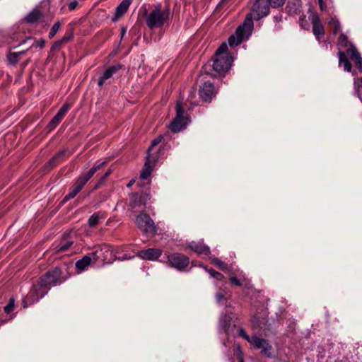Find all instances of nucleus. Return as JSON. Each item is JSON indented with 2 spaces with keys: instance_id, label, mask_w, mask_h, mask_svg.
Instances as JSON below:
<instances>
[{
  "instance_id": "f257e3e1",
  "label": "nucleus",
  "mask_w": 362,
  "mask_h": 362,
  "mask_svg": "<svg viewBox=\"0 0 362 362\" xmlns=\"http://www.w3.org/2000/svg\"><path fill=\"white\" fill-rule=\"evenodd\" d=\"M270 7L268 0H254L251 6L252 12L246 16L243 23L238 27L235 33L228 37V45L230 47L238 46L247 40L253 30V18L257 21L266 17L269 14Z\"/></svg>"
},
{
  "instance_id": "f03ea898",
  "label": "nucleus",
  "mask_w": 362,
  "mask_h": 362,
  "mask_svg": "<svg viewBox=\"0 0 362 362\" xmlns=\"http://www.w3.org/2000/svg\"><path fill=\"white\" fill-rule=\"evenodd\" d=\"M349 56L351 59L354 61L356 69L358 72L362 73V57L357 49L352 45H350V48L346 50V52H339V64L344 66V70L346 72L352 71V65L347 59ZM362 86V76L361 78H355L354 81V93L356 96L362 103V98L360 93V87Z\"/></svg>"
},
{
  "instance_id": "7ed1b4c3",
  "label": "nucleus",
  "mask_w": 362,
  "mask_h": 362,
  "mask_svg": "<svg viewBox=\"0 0 362 362\" xmlns=\"http://www.w3.org/2000/svg\"><path fill=\"white\" fill-rule=\"evenodd\" d=\"M172 16L169 5L163 7L160 3L155 4L149 13H145L146 23L150 29L160 28L168 24Z\"/></svg>"
},
{
  "instance_id": "20e7f679",
  "label": "nucleus",
  "mask_w": 362,
  "mask_h": 362,
  "mask_svg": "<svg viewBox=\"0 0 362 362\" xmlns=\"http://www.w3.org/2000/svg\"><path fill=\"white\" fill-rule=\"evenodd\" d=\"M106 161L96 162L93 166L85 174L79 176L74 185L70 189L69 193L64 197L63 202H66L73 198H74L79 192L83 189L84 185L88 182V180L93 176V175L99 170L102 167L105 165Z\"/></svg>"
},
{
  "instance_id": "39448f33",
  "label": "nucleus",
  "mask_w": 362,
  "mask_h": 362,
  "mask_svg": "<svg viewBox=\"0 0 362 362\" xmlns=\"http://www.w3.org/2000/svg\"><path fill=\"white\" fill-rule=\"evenodd\" d=\"M238 334L250 344L252 349L260 350L262 356L267 358L272 357L273 348L269 340L259 337L257 335L250 336L243 327L238 329Z\"/></svg>"
},
{
  "instance_id": "423d86ee",
  "label": "nucleus",
  "mask_w": 362,
  "mask_h": 362,
  "mask_svg": "<svg viewBox=\"0 0 362 362\" xmlns=\"http://www.w3.org/2000/svg\"><path fill=\"white\" fill-rule=\"evenodd\" d=\"M163 139V136L162 135H159L152 141L151 146L148 147L146 161L140 174L141 179L148 180L150 177L153 167L158 159V156L155 154L153 151L155 148L162 141Z\"/></svg>"
},
{
  "instance_id": "0eeeda50",
  "label": "nucleus",
  "mask_w": 362,
  "mask_h": 362,
  "mask_svg": "<svg viewBox=\"0 0 362 362\" xmlns=\"http://www.w3.org/2000/svg\"><path fill=\"white\" fill-rule=\"evenodd\" d=\"M49 290L40 280L34 283L30 288L27 296L23 299V306L24 308L37 302L42 299Z\"/></svg>"
},
{
  "instance_id": "6e6552de",
  "label": "nucleus",
  "mask_w": 362,
  "mask_h": 362,
  "mask_svg": "<svg viewBox=\"0 0 362 362\" xmlns=\"http://www.w3.org/2000/svg\"><path fill=\"white\" fill-rule=\"evenodd\" d=\"M49 290L40 280L34 283L30 288L27 296L23 299V306L24 308L37 302L42 299Z\"/></svg>"
},
{
  "instance_id": "1a4fd4ad",
  "label": "nucleus",
  "mask_w": 362,
  "mask_h": 362,
  "mask_svg": "<svg viewBox=\"0 0 362 362\" xmlns=\"http://www.w3.org/2000/svg\"><path fill=\"white\" fill-rule=\"evenodd\" d=\"M94 262H103V264H111L116 259V252L112 250L111 245L103 244L91 252Z\"/></svg>"
},
{
  "instance_id": "9d476101",
  "label": "nucleus",
  "mask_w": 362,
  "mask_h": 362,
  "mask_svg": "<svg viewBox=\"0 0 362 362\" xmlns=\"http://www.w3.org/2000/svg\"><path fill=\"white\" fill-rule=\"evenodd\" d=\"M135 223L146 235H154L158 233V229L153 220L145 213H141L136 217Z\"/></svg>"
},
{
  "instance_id": "9b49d317",
  "label": "nucleus",
  "mask_w": 362,
  "mask_h": 362,
  "mask_svg": "<svg viewBox=\"0 0 362 362\" xmlns=\"http://www.w3.org/2000/svg\"><path fill=\"white\" fill-rule=\"evenodd\" d=\"M185 110L182 102L178 101L176 104V117L168 125V128L174 133H177L185 129L188 124V118L185 117Z\"/></svg>"
},
{
  "instance_id": "f8f14e48",
  "label": "nucleus",
  "mask_w": 362,
  "mask_h": 362,
  "mask_svg": "<svg viewBox=\"0 0 362 362\" xmlns=\"http://www.w3.org/2000/svg\"><path fill=\"white\" fill-rule=\"evenodd\" d=\"M39 280L47 287L48 290H49L52 286H55L64 281V279L62 276V271L58 267L48 271Z\"/></svg>"
},
{
  "instance_id": "ddd939ff",
  "label": "nucleus",
  "mask_w": 362,
  "mask_h": 362,
  "mask_svg": "<svg viewBox=\"0 0 362 362\" xmlns=\"http://www.w3.org/2000/svg\"><path fill=\"white\" fill-rule=\"evenodd\" d=\"M233 62L232 57H214L213 70L218 76H224L230 69Z\"/></svg>"
},
{
  "instance_id": "4468645a",
  "label": "nucleus",
  "mask_w": 362,
  "mask_h": 362,
  "mask_svg": "<svg viewBox=\"0 0 362 362\" xmlns=\"http://www.w3.org/2000/svg\"><path fill=\"white\" fill-rule=\"evenodd\" d=\"M170 266L178 271H183L189 264V259L182 253H172L168 255Z\"/></svg>"
},
{
  "instance_id": "2eb2a0df",
  "label": "nucleus",
  "mask_w": 362,
  "mask_h": 362,
  "mask_svg": "<svg viewBox=\"0 0 362 362\" xmlns=\"http://www.w3.org/2000/svg\"><path fill=\"white\" fill-rule=\"evenodd\" d=\"M199 94L204 101L210 102L216 95V91L213 83L205 82L200 87Z\"/></svg>"
},
{
  "instance_id": "dca6fc26",
  "label": "nucleus",
  "mask_w": 362,
  "mask_h": 362,
  "mask_svg": "<svg viewBox=\"0 0 362 362\" xmlns=\"http://www.w3.org/2000/svg\"><path fill=\"white\" fill-rule=\"evenodd\" d=\"M163 251L159 248H148L137 252V256L144 260L156 261L162 255Z\"/></svg>"
},
{
  "instance_id": "f3484780",
  "label": "nucleus",
  "mask_w": 362,
  "mask_h": 362,
  "mask_svg": "<svg viewBox=\"0 0 362 362\" xmlns=\"http://www.w3.org/2000/svg\"><path fill=\"white\" fill-rule=\"evenodd\" d=\"M122 68V65L121 64H113L108 68H107L101 76L99 78L98 81V86L99 88H102L105 81L110 79L112 76L116 74L118 71H119Z\"/></svg>"
},
{
  "instance_id": "a211bd4d",
  "label": "nucleus",
  "mask_w": 362,
  "mask_h": 362,
  "mask_svg": "<svg viewBox=\"0 0 362 362\" xmlns=\"http://www.w3.org/2000/svg\"><path fill=\"white\" fill-rule=\"evenodd\" d=\"M313 24V33L316 40L320 42V38L325 35V31L324 26L317 15H313L311 17Z\"/></svg>"
},
{
  "instance_id": "6ab92c4d",
  "label": "nucleus",
  "mask_w": 362,
  "mask_h": 362,
  "mask_svg": "<svg viewBox=\"0 0 362 362\" xmlns=\"http://www.w3.org/2000/svg\"><path fill=\"white\" fill-rule=\"evenodd\" d=\"M188 247L191 250L199 255H209L210 253L209 247L205 245L203 242L192 241L189 243Z\"/></svg>"
},
{
  "instance_id": "aec40b11",
  "label": "nucleus",
  "mask_w": 362,
  "mask_h": 362,
  "mask_svg": "<svg viewBox=\"0 0 362 362\" xmlns=\"http://www.w3.org/2000/svg\"><path fill=\"white\" fill-rule=\"evenodd\" d=\"M131 4L132 0H122V1L116 8L115 18H118L122 16L127 11Z\"/></svg>"
},
{
  "instance_id": "412c9836",
  "label": "nucleus",
  "mask_w": 362,
  "mask_h": 362,
  "mask_svg": "<svg viewBox=\"0 0 362 362\" xmlns=\"http://www.w3.org/2000/svg\"><path fill=\"white\" fill-rule=\"evenodd\" d=\"M92 260L93 256L91 255V253L88 255H85L76 262V267L78 269L83 271L90 265Z\"/></svg>"
},
{
  "instance_id": "4be33fe9",
  "label": "nucleus",
  "mask_w": 362,
  "mask_h": 362,
  "mask_svg": "<svg viewBox=\"0 0 362 362\" xmlns=\"http://www.w3.org/2000/svg\"><path fill=\"white\" fill-rule=\"evenodd\" d=\"M41 17L42 13L39 10L34 9L26 16L25 18L28 23H34L37 22Z\"/></svg>"
},
{
  "instance_id": "5701e85b",
  "label": "nucleus",
  "mask_w": 362,
  "mask_h": 362,
  "mask_svg": "<svg viewBox=\"0 0 362 362\" xmlns=\"http://www.w3.org/2000/svg\"><path fill=\"white\" fill-rule=\"evenodd\" d=\"M104 218V213L97 212L93 214L88 219V224L90 227H95L98 225L99 220Z\"/></svg>"
},
{
  "instance_id": "b1692460",
  "label": "nucleus",
  "mask_w": 362,
  "mask_h": 362,
  "mask_svg": "<svg viewBox=\"0 0 362 362\" xmlns=\"http://www.w3.org/2000/svg\"><path fill=\"white\" fill-rule=\"evenodd\" d=\"M228 45L226 42L222 43L217 49L214 57H232L230 54L227 53Z\"/></svg>"
},
{
  "instance_id": "393cba45",
  "label": "nucleus",
  "mask_w": 362,
  "mask_h": 362,
  "mask_svg": "<svg viewBox=\"0 0 362 362\" xmlns=\"http://www.w3.org/2000/svg\"><path fill=\"white\" fill-rule=\"evenodd\" d=\"M231 317L228 315H222L219 319V327L226 329L230 325Z\"/></svg>"
},
{
  "instance_id": "a878e982",
  "label": "nucleus",
  "mask_w": 362,
  "mask_h": 362,
  "mask_svg": "<svg viewBox=\"0 0 362 362\" xmlns=\"http://www.w3.org/2000/svg\"><path fill=\"white\" fill-rule=\"evenodd\" d=\"M246 280L247 279L245 278V276L241 274L239 275V278H237L235 276H231L229 279L230 284L233 286H242L243 282L246 281Z\"/></svg>"
},
{
  "instance_id": "bb28decb",
  "label": "nucleus",
  "mask_w": 362,
  "mask_h": 362,
  "mask_svg": "<svg viewBox=\"0 0 362 362\" xmlns=\"http://www.w3.org/2000/svg\"><path fill=\"white\" fill-rule=\"evenodd\" d=\"M329 24L333 25L334 28L332 33L334 35H337L338 32L341 30V25L339 21L334 18H331V19L329 21Z\"/></svg>"
},
{
  "instance_id": "cd10ccee",
  "label": "nucleus",
  "mask_w": 362,
  "mask_h": 362,
  "mask_svg": "<svg viewBox=\"0 0 362 362\" xmlns=\"http://www.w3.org/2000/svg\"><path fill=\"white\" fill-rule=\"evenodd\" d=\"M18 58L19 56L17 54L16 52H9L7 54V59L8 62V64L13 66H15L18 62Z\"/></svg>"
},
{
  "instance_id": "c85d7f7f",
  "label": "nucleus",
  "mask_w": 362,
  "mask_h": 362,
  "mask_svg": "<svg viewBox=\"0 0 362 362\" xmlns=\"http://www.w3.org/2000/svg\"><path fill=\"white\" fill-rule=\"evenodd\" d=\"M66 153L65 150L61 151L59 153H57L54 156H53L47 163V165H49L51 167L55 165L56 162L60 159L62 156H64V154Z\"/></svg>"
},
{
  "instance_id": "c756f323",
  "label": "nucleus",
  "mask_w": 362,
  "mask_h": 362,
  "mask_svg": "<svg viewBox=\"0 0 362 362\" xmlns=\"http://www.w3.org/2000/svg\"><path fill=\"white\" fill-rule=\"evenodd\" d=\"M70 108V105L68 103H64L61 108L59 110L56 115L59 117L61 119H63L64 116L68 112Z\"/></svg>"
},
{
  "instance_id": "7c9ffc66",
  "label": "nucleus",
  "mask_w": 362,
  "mask_h": 362,
  "mask_svg": "<svg viewBox=\"0 0 362 362\" xmlns=\"http://www.w3.org/2000/svg\"><path fill=\"white\" fill-rule=\"evenodd\" d=\"M62 119L55 115L48 124L49 129H54L62 122Z\"/></svg>"
},
{
  "instance_id": "2f4dec72",
  "label": "nucleus",
  "mask_w": 362,
  "mask_h": 362,
  "mask_svg": "<svg viewBox=\"0 0 362 362\" xmlns=\"http://www.w3.org/2000/svg\"><path fill=\"white\" fill-rule=\"evenodd\" d=\"M212 262L216 265L218 268H220L222 270H226L227 269V264L225 263L224 262L220 260L217 257H214L212 259Z\"/></svg>"
},
{
  "instance_id": "473e14b6",
  "label": "nucleus",
  "mask_w": 362,
  "mask_h": 362,
  "mask_svg": "<svg viewBox=\"0 0 362 362\" xmlns=\"http://www.w3.org/2000/svg\"><path fill=\"white\" fill-rule=\"evenodd\" d=\"M216 300L218 304L223 303V302L226 301V298L225 297L224 291L220 289V291L216 293Z\"/></svg>"
},
{
  "instance_id": "72a5a7b5",
  "label": "nucleus",
  "mask_w": 362,
  "mask_h": 362,
  "mask_svg": "<svg viewBox=\"0 0 362 362\" xmlns=\"http://www.w3.org/2000/svg\"><path fill=\"white\" fill-rule=\"evenodd\" d=\"M60 28V23L59 21L56 22L52 27L49 33V38H52L57 34Z\"/></svg>"
},
{
  "instance_id": "f704fd0d",
  "label": "nucleus",
  "mask_w": 362,
  "mask_h": 362,
  "mask_svg": "<svg viewBox=\"0 0 362 362\" xmlns=\"http://www.w3.org/2000/svg\"><path fill=\"white\" fill-rule=\"evenodd\" d=\"M15 305V300L13 298H11L8 303L4 307V311L6 313H11L14 308Z\"/></svg>"
},
{
  "instance_id": "c9c22d12",
  "label": "nucleus",
  "mask_w": 362,
  "mask_h": 362,
  "mask_svg": "<svg viewBox=\"0 0 362 362\" xmlns=\"http://www.w3.org/2000/svg\"><path fill=\"white\" fill-rule=\"evenodd\" d=\"M270 6L272 8H279L284 6L286 0H268Z\"/></svg>"
},
{
  "instance_id": "e433bc0d",
  "label": "nucleus",
  "mask_w": 362,
  "mask_h": 362,
  "mask_svg": "<svg viewBox=\"0 0 362 362\" xmlns=\"http://www.w3.org/2000/svg\"><path fill=\"white\" fill-rule=\"evenodd\" d=\"M71 245L72 242L67 241L64 243H60L59 245L57 246V249L58 251L64 252L67 250Z\"/></svg>"
},
{
  "instance_id": "4c0bfd02",
  "label": "nucleus",
  "mask_w": 362,
  "mask_h": 362,
  "mask_svg": "<svg viewBox=\"0 0 362 362\" xmlns=\"http://www.w3.org/2000/svg\"><path fill=\"white\" fill-rule=\"evenodd\" d=\"M338 43L340 46L347 47L348 38H347L346 35H345L344 34H341L339 37Z\"/></svg>"
},
{
  "instance_id": "58836bf2",
  "label": "nucleus",
  "mask_w": 362,
  "mask_h": 362,
  "mask_svg": "<svg viewBox=\"0 0 362 362\" xmlns=\"http://www.w3.org/2000/svg\"><path fill=\"white\" fill-rule=\"evenodd\" d=\"M112 173V170L109 169L100 179L98 183L95 186L94 189L98 188L99 185L102 184L105 180Z\"/></svg>"
},
{
  "instance_id": "ea45409f",
  "label": "nucleus",
  "mask_w": 362,
  "mask_h": 362,
  "mask_svg": "<svg viewBox=\"0 0 362 362\" xmlns=\"http://www.w3.org/2000/svg\"><path fill=\"white\" fill-rule=\"evenodd\" d=\"M45 45V40L44 39H40L37 41H35L30 47H39L40 49L43 48Z\"/></svg>"
},
{
  "instance_id": "a19ab883",
  "label": "nucleus",
  "mask_w": 362,
  "mask_h": 362,
  "mask_svg": "<svg viewBox=\"0 0 362 362\" xmlns=\"http://www.w3.org/2000/svg\"><path fill=\"white\" fill-rule=\"evenodd\" d=\"M321 11H326L327 8V0H317Z\"/></svg>"
},
{
  "instance_id": "79ce46f5",
  "label": "nucleus",
  "mask_w": 362,
  "mask_h": 362,
  "mask_svg": "<svg viewBox=\"0 0 362 362\" xmlns=\"http://www.w3.org/2000/svg\"><path fill=\"white\" fill-rule=\"evenodd\" d=\"M214 279H216L217 281H223L225 277L220 272H217L216 274L214 276Z\"/></svg>"
},
{
  "instance_id": "37998d69",
  "label": "nucleus",
  "mask_w": 362,
  "mask_h": 362,
  "mask_svg": "<svg viewBox=\"0 0 362 362\" xmlns=\"http://www.w3.org/2000/svg\"><path fill=\"white\" fill-rule=\"evenodd\" d=\"M131 258H132V257L130 255H127V254H125V255H124L122 256H119L118 257H116V259H117L119 260H121V261L129 259Z\"/></svg>"
},
{
  "instance_id": "c03bdc74",
  "label": "nucleus",
  "mask_w": 362,
  "mask_h": 362,
  "mask_svg": "<svg viewBox=\"0 0 362 362\" xmlns=\"http://www.w3.org/2000/svg\"><path fill=\"white\" fill-rule=\"evenodd\" d=\"M78 5V3L77 1H72L69 4V9L70 11H73L76 8V7Z\"/></svg>"
},
{
  "instance_id": "a18cd8bd",
  "label": "nucleus",
  "mask_w": 362,
  "mask_h": 362,
  "mask_svg": "<svg viewBox=\"0 0 362 362\" xmlns=\"http://www.w3.org/2000/svg\"><path fill=\"white\" fill-rule=\"evenodd\" d=\"M62 44H63V43L62 42V41H61L60 40H58V41H56V42L53 44V45H52V48H53V49H58V48H59V47L62 46Z\"/></svg>"
},
{
  "instance_id": "49530a36",
  "label": "nucleus",
  "mask_w": 362,
  "mask_h": 362,
  "mask_svg": "<svg viewBox=\"0 0 362 362\" xmlns=\"http://www.w3.org/2000/svg\"><path fill=\"white\" fill-rule=\"evenodd\" d=\"M206 272L210 274V276L214 278L218 272L215 271L213 269H206Z\"/></svg>"
},
{
  "instance_id": "de8ad7c7",
  "label": "nucleus",
  "mask_w": 362,
  "mask_h": 362,
  "mask_svg": "<svg viewBox=\"0 0 362 362\" xmlns=\"http://www.w3.org/2000/svg\"><path fill=\"white\" fill-rule=\"evenodd\" d=\"M72 36H64L60 40L64 44L71 39Z\"/></svg>"
},
{
  "instance_id": "09e8293b",
  "label": "nucleus",
  "mask_w": 362,
  "mask_h": 362,
  "mask_svg": "<svg viewBox=\"0 0 362 362\" xmlns=\"http://www.w3.org/2000/svg\"><path fill=\"white\" fill-rule=\"evenodd\" d=\"M274 21H276V22H279V21H281L282 20V16L280 15V16H276L274 17Z\"/></svg>"
},
{
  "instance_id": "8fccbe9b",
  "label": "nucleus",
  "mask_w": 362,
  "mask_h": 362,
  "mask_svg": "<svg viewBox=\"0 0 362 362\" xmlns=\"http://www.w3.org/2000/svg\"><path fill=\"white\" fill-rule=\"evenodd\" d=\"M125 33H126V28L123 27L121 28V39L124 36Z\"/></svg>"
},
{
  "instance_id": "3c124183",
  "label": "nucleus",
  "mask_w": 362,
  "mask_h": 362,
  "mask_svg": "<svg viewBox=\"0 0 362 362\" xmlns=\"http://www.w3.org/2000/svg\"><path fill=\"white\" fill-rule=\"evenodd\" d=\"M227 1V0H221L220 2L218 3L217 7H221L222 6H223L226 2Z\"/></svg>"
},
{
  "instance_id": "603ef678",
  "label": "nucleus",
  "mask_w": 362,
  "mask_h": 362,
  "mask_svg": "<svg viewBox=\"0 0 362 362\" xmlns=\"http://www.w3.org/2000/svg\"><path fill=\"white\" fill-rule=\"evenodd\" d=\"M26 52H27V50H23V51H21V52H16V53L20 57V56L25 54Z\"/></svg>"
},
{
  "instance_id": "864d4df0",
  "label": "nucleus",
  "mask_w": 362,
  "mask_h": 362,
  "mask_svg": "<svg viewBox=\"0 0 362 362\" xmlns=\"http://www.w3.org/2000/svg\"><path fill=\"white\" fill-rule=\"evenodd\" d=\"M31 40V38H30V37H27L25 40H23V41L20 43V45H23V44H25V43L28 40Z\"/></svg>"
},
{
  "instance_id": "5fc2aeb1",
  "label": "nucleus",
  "mask_w": 362,
  "mask_h": 362,
  "mask_svg": "<svg viewBox=\"0 0 362 362\" xmlns=\"http://www.w3.org/2000/svg\"><path fill=\"white\" fill-rule=\"evenodd\" d=\"M353 76H356L357 75V73L355 71H352Z\"/></svg>"
},
{
  "instance_id": "6e6d98bb",
  "label": "nucleus",
  "mask_w": 362,
  "mask_h": 362,
  "mask_svg": "<svg viewBox=\"0 0 362 362\" xmlns=\"http://www.w3.org/2000/svg\"><path fill=\"white\" fill-rule=\"evenodd\" d=\"M240 362H244V361L242 358H240Z\"/></svg>"
}]
</instances>
